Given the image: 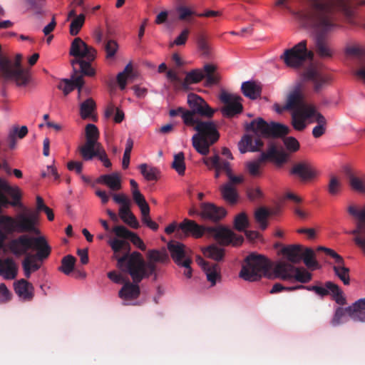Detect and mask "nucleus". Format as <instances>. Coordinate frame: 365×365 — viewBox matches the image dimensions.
Returning a JSON list of instances; mask_svg holds the SVG:
<instances>
[{
    "label": "nucleus",
    "instance_id": "54",
    "mask_svg": "<svg viewBox=\"0 0 365 365\" xmlns=\"http://www.w3.org/2000/svg\"><path fill=\"white\" fill-rule=\"evenodd\" d=\"M29 6V9L34 12L36 15L43 14V7L46 0H24Z\"/></svg>",
    "mask_w": 365,
    "mask_h": 365
},
{
    "label": "nucleus",
    "instance_id": "19",
    "mask_svg": "<svg viewBox=\"0 0 365 365\" xmlns=\"http://www.w3.org/2000/svg\"><path fill=\"white\" fill-rule=\"evenodd\" d=\"M227 214L225 208L217 207L210 202H203L200 205V217L203 219L217 222Z\"/></svg>",
    "mask_w": 365,
    "mask_h": 365
},
{
    "label": "nucleus",
    "instance_id": "63",
    "mask_svg": "<svg viewBox=\"0 0 365 365\" xmlns=\"http://www.w3.org/2000/svg\"><path fill=\"white\" fill-rule=\"evenodd\" d=\"M341 187V181L335 176H331L328 185V191L332 195H336Z\"/></svg>",
    "mask_w": 365,
    "mask_h": 365
},
{
    "label": "nucleus",
    "instance_id": "5",
    "mask_svg": "<svg viewBox=\"0 0 365 365\" xmlns=\"http://www.w3.org/2000/svg\"><path fill=\"white\" fill-rule=\"evenodd\" d=\"M204 234L213 237L221 245L232 244L235 246L241 245L243 237L238 235L231 230L222 227H205L198 225L193 220L185 219L178 225V235L184 237L192 235L195 238L201 237Z\"/></svg>",
    "mask_w": 365,
    "mask_h": 365
},
{
    "label": "nucleus",
    "instance_id": "61",
    "mask_svg": "<svg viewBox=\"0 0 365 365\" xmlns=\"http://www.w3.org/2000/svg\"><path fill=\"white\" fill-rule=\"evenodd\" d=\"M305 120L297 112L294 111L292 115V124L297 130H303L305 127Z\"/></svg>",
    "mask_w": 365,
    "mask_h": 365
},
{
    "label": "nucleus",
    "instance_id": "2",
    "mask_svg": "<svg viewBox=\"0 0 365 365\" xmlns=\"http://www.w3.org/2000/svg\"><path fill=\"white\" fill-rule=\"evenodd\" d=\"M270 268V262L264 256L251 254L245 258L240 277L250 282L257 281L264 276L269 279L279 278L284 281L294 279L303 284L308 283L312 279V274L304 268L295 267L284 261L277 262L272 273Z\"/></svg>",
    "mask_w": 365,
    "mask_h": 365
},
{
    "label": "nucleus",
    "instance_id": "37",
    "mask_svg": "<svg viewBox=\"0 0 365 365\" xmlns=\"http://www.w3.org/2000/svg\"><path fill=\"white\" fill-rule=\"evenodd\" d=\"M3 190L12 199L9 202L10 205L13 207L23 206L22 203L21 202V192L18 187H12L6 180H4V183L3 184Z\"/></svg>",
    "mask_w": 365,
    "mask_h": 365
},
{
    "label": "nucleus",
    "instance_id": "26",
    "mask_svg": "<svg viewBox=\"0 0 365 365\" xmlns=\"http://www.w3.org/2000/svg\"><path fill=\"white\" fill-rule=\"evenodd\" d=\"M102 149L101 143L90 140H86L85 144L78 148L80 154L84 160H90L96 157Z\"/></svg>",
    "mask_w": 365,
    "mask_h": 365
},
{
    "label": "nucleus",
    "instance_id": "16",
    "mask_svg": "<svg viewBox=\"0 0 365 365\" xmlns=\"http://www.w3.org/2000/svg\"><path fill=\"white\" fill-rule=\"evenodd\" d=\"M96 50L86 44L81 38H75L71 44L70 56L85 58L88 61H94L96 57Z\"/></svg>",
    "mask_w": 365,
    "mask_h": 365
},
{
    "label": "nucleus",
    "instance_id": "29",
    "mask_svg": "<svg viewBox=\"0 0 365 365\" xmlns=\"http://www.w3.org/2000/svg\"><path fill=\"white\" fill-rule=\"evenodd\" d=\"M304 247L300 245H292L284 247L282 253L292 264L299 263L303 257Z\"/></svg>",
    "mask_w": 365,
    "mask_h": 365
},
{
    "label": "nucleus",
    "instance_id": "50",
    "mask_svg": "<svg viewBox=\"0 0 365 365\" xmlns=\"http://www.w3.org/2000/svg\"><path fill=\"white\" fill-rule=\"evenodd\" d=\"M118 44L114 40H106L104 43V50L106 51V58L107 60H113L118 50Z\"/></svg>",
    "mask_w": 365,
    "mask_h": 365
},
{
    "label": "nucleus",
    "instance_id": "39",
    "mask_svg": "<svg viewBox=\"0 0 365 365\" xmlns=\"http://www.w3.org/2000/svg\"><path fill=\"white\" fill-rule=\"evenodd\" d=\"M138 169L141 175L148 181H157L160 175V171L155 167L149 166L145 163L140 164Z\"/></svg>",
    "mask_w": 365,
    "mask_h": 365
},
{
    "label": "nucleus",
    "instance_id": "7",
    "mask_svg": "<svg viewBox=\"0 0 365 365\" xmlns=\"http://www.w3.org/2000/svg\"><path fill=\"white\" fill-rule=\"evenodd\" d=\"M22 55H16L14 61L8 58H0V78L4 83L14 81L18 86H25L30 81V73L28 69L21 64Z\"/></svg>",
    "mask_w": 365,
    "mask_h": 365
},
{
    "label": "nucleus",
    "instance_id": "31",
    "mask_svg": "<svg viewBox=\"0 0 365 365\" xmlns=\"http://www.w3.org/2000/svg\"><path fill=\"white\" fill-rule=\"evenodd\" d=\"M28 134V128L22 125L19 128L18 125H14L9 130L6 138V142L10 149L14 150L16 148L17 138L22 139Z\"/></svg>",
    "mask_w": 365,
    "mask_h": 365
},
{
    "label": "nucleus",
    "instance_id": "12",
    "mask_svg": "<svg viewBox=\"0 0 365 365\" xmlns=\"http://www.w3.org/2000/svg\"><path fill=\"white\" fill-rule=\"evenodd\" d=\"M220 100L225 104L221 111L224 116L231 118L242 113L243 106L240 96L222 91L220 95Z\"/></svg>",
    "mask_w": 365,
    "mask_h": 365
},
{
    "label": "nucleus",
    "instance_id": "25",
    "mask_svg": "<svg viewBox=\"0 0 365 365\" xmlns=\"http://www.w3.org/2000/svg\"><path fill=\"white\" fill-rule=\"evenodd\" d=\"M269 124L263 118H258L251 121L245 126L247 131H251L255 135V138L265 137L267 138Z\"/></svg>",
    "mask_w": 365,
    "mask_h": 365
},
{
    "label": "nucleus",
    "instance_id": "45",
    "mask_svg": "<svg viewBox=\"0 0 365 365\" xmlns=\"http://www.w3.org/2000/svg\"><path fill=\"white\" fill-rule=\"evenodd\" d=\"M302 101V94L299 91H294L291 93L287 100L286 108L287 110H294L299 108V106Z\"/></svg>",
    "mask_w": 365,
    "mask_h": 365
},
{
    "label": "nucleus",
    "instance_id": "40",
    "mask_svg": "<svg viewBox=\"0 0 365 365\" xmlns=\"http://www.w3.org/2000/svg\"><path fill=\"white\" fill-rule=\"evenodd\" d=\"M16 219L10 216H0V229L4 230L6 234H11L14 231H17Z\"/></svg>",
    "mask_w": 365,
    "mask_h": 365
},
{
    "label": "nucleus",
    "instance_id": "62",
    "mask_svg": "<svg viewBox=\"0 0 365 365\" xmlns=\"http://www.w3.org/2000/svg\"><path fill=\"white\" fill-rule=\"evenodd\" d=\"M112 231L118 237L123 238L124 240H129V238L133 234V232L130 231L128 229H127L123 225L115 226L113 228Z\"/></svg>",
    "mask_w": 365,
    "mask_h": 365
},
{
    "label": "nucleus",
    "instance_id": "49",
    "mask_svg": "<svg viewBox=\"0 0 365 365\" xmlns=\"http://www.w3.org/2000/svg\"><path fill=\"white\" fill-rule=\"evenodd\" d=\"M172 168L180 175H183L185 171V155L180 152L174 155Z\"/></svg>",
    "mask_w": 365,
    "mask_h": 365
},
{
    "label": "nucleus",
    "instance_id": "51",
    "mask_svg": "<svg viewBox=\"0 0 365 365\" xmlns=\"http://www.w3.org/2000/svg\"><path fill=\"white\" fill-rule=\"evenodd\" d=\"M84 22L85 15L83 14H81L74 18L70 24V34L73 36L78 35L83 27Z\"/></svg>",
    "mask_w": 365,
    "mask_h": 365
},
{
    "label": "nucleus",
    "instance_id": "11",
    "mask_svg": "<svg viewBox=\"0 0 365 365\" xmlns=\"http://www.w3.org/2000/svg\"><path fill=\"white\" fill-rule=\"evenodd\" d=\"M216 70L217 67L215 65L207 63L204 66L203 71L194 69L188 72L186 74V82L197 83L205 78V86L215 85L220 81V75L215 72Z\"/></svg>",
    "mask_w": 365,
    "mask_h": 365
},
{
    "label": "nucleus",
    "instance_id": "38",
    "mask_svg": "<svg viewBox=\"0 0 365 365\" xmlns=\"http://www.w3.org/2000/svg\"><path fill=\"white\" fill-rule=\"evenodd\" d=\"M222 198L228 203L234 205L237 202L238 194L235 186L231 183H225L220 188Z\"/></svg>",
    "mask_w": 365,
    "mask_h": 365
},
{
    "label": "nucleus",
    "instance_id": "52",
    "mask_svg": "<svg viewBox=\"0 0 365 365\" xmlns=\"http://www.w3.org/2000/svg\"><path fill=\"white\" fill-rule=\"evenodd\" d=\"M315 122H317L318 125L313 128L312 135L314 138H317L325 133L327 120L323 115L319 114L317 118L315 119Z\"/></svg>",
    "mask_w": 365,
    "mask_h": 365
},
{
    "label": "nucleus",
    "instance_id": "41",
    "mask_svg": "<svg viewBox=\"0 0 365 365\" xmlns=\"http://www.w3.org/2000/svg\"><path fill=\"white\" fill-rule=\"evenodd\" d=\"M289 133V128L279 123L272 122L269 124L268 137H282Z\"/></svg>",
    "mask_w": 365,
    "mask_h": 365
},
{
    "label": "nucleus",
    "instance_id": "43",
    "mask_svg": "<svg viewBox=\"0 0 365 365\" xmlns=\"http://www.w3.org/2000/svg\"><path fill=\"white\" fill-rule=\"evenodd\" d=\"M205 256L211 258L215 261H220L224 257V250L218 247L215 245H212L202 250Z\"/></svg>",
    "mask_w": 365,
    "mask_h": 365
},
{
    "label": "nucleus",
    "instance_id": "14",
    "mask_svg": "<svg viewBox=\"0 0 365 365\" xmlns=\"http://www.w3.org/2000/svg\"><path fill=\"white\" fill-rule=\"evenodd\" d=\"M289 173L298 178L302 182L312 181L318 175L317 170L309 160L295 163L290 169Z\"/></svg>",
    "mask_w": 365,
    "mask_h": 365
},
{
    "label": "nucleus",
    "instance_id": "36",
    "mask_svg": "<svg viewBox=\"0 0 365 365\" xmlns=\"http://www.w3.org/2000/svg\"><path fill=\"white\" fill-rule=\"evenodd\" d=\"M339 259L335 258L336 265L333 267L335 274L343 282L345 285L350 283L349 278V269L344 266V260L343 257L339 255Z\"/></svg>",
    "mask_w": 365,
    "mask_h": 365
},
{
    "label": "nucleus",
    "instance_id": "47",
    "mask_svg": "<svg viewBox=\"0 0 365 365\" xmlns=\"http://www.w3.org/2000/svg\"><path fill=\"white\" fill-rule=\"evenodd\" d=\"M76 259L71 255H66L61 259V266L58 268V270L63 274L68 275L74 269Z\"/></svg>",
    "mask_w": 365,
    "mask_h": 365
},
{
    "label": "nucleus",
    "instance_id": "6",
    "mask_svg": "<svg viewBox=\"0 0 365 365\" xmlns=\"http://www.w3.org/2000/svg\"><path fill=\"white\" fill-rule=\"evenodd\" d=\"M194 125L197 133L192 138V146L198 153L207 155L210 153V146L218 140L219 132L211 121L198 120Z\"/></svg>",
    "mask_w": 365,
    "mask_h": 365
},
{
    "label": "nucleus",
    "instance_id": "17",
    "mask_svg": "<svg viewBox=\"0 0 365 365\" xmlns=\"http://www.w3.org/2000/svg\"><path fill=\"white\" fill-rule=\"evenodd\" d=\"M39 215L37 212L21 213L16 217L17 231L19 232H38L36 225L38 222Z\"/></svg>",
    "mask_w": 365,
    "mask_h": 365
},
{
    "label": "nucleus",
    "instance_id": "15",
    "mask_svg": "<svg viewBox=\"0 0 365 365\" xmlns=\"http://www.w3.org/2000/svg\"><path fill=\"white\" fill-rule=\"evenodd\" d=\"M307 290L313 291L322 297L330 294L337 304L341 305L346 304V299L343 295V292L336 284L331 281L326 282L324 287L309 286V287H307Z\"/></svg>",
    "mask_w": 365,
    "mask_h": 365
},
{
    "label": "nucleus",
    "instance_id": "60",
    "mask_svg": "<svg viewBox=\"0 0 365 365\" xmlns=\"http://www.w3.org/2000/svg\"><path fill=\"white\" fill-rule=\"evenodd\" d=\"M133 141L131 138H128L126 141V146L124 151L122 167L123 169H127L130 164V153L133 149Z\"/></svg>",
    "mask_w": 365,
    "mask_h": 365
},
{
    "label": "nucleus",
    "instance_id": "1",
    "mask_svg": "<svg viewBox=\"0 0 365 365\" xmlns=\"http://www.w3.org/2000/svg\"><path fill=\"white\" fill-rule=\"evenodd\" d=\"M307 8L297 12V16L304 26L314 29L319 33L315 41L318 55L322 58H331L332 51L323 34L335 26L334 12H342L346 17L351 18L355 8L365 5V0H307Z\"/></svg>",
    "mask_w": 365,
    "mask_h": 365
},
{
    "label": "nucleus",
    "instance_id": "42",
    "mask_svg": "<svg viewBox=\"0 0 365 365\" xmlns=\"http://www.w3.org/2000/svg\"><path fill=\"white\" fill-rule=\"evenodd\" d=\"M133 73V66L130 63L127 64L123 71L120 72L117 76L116 80L120 90H124L126 87L127 81L131 78Z\"/></svg>",
    "mask_w": 365,
    "mask_h": 365
},
{
    "label": "nucleus",
    "instance_id": "27",
    "mask_svg": "<svg viewBox=\"0 0 365 365\" xmlns=\"http://www.w3.org/2000/svg\"><path fill=\"white\" fill-rule=\"evenodd\" d=\"M14 290L19 297L25 301H31L34 295V286L24 279H19L14 283Z\"/></svg>",
    "mask_w": 365,
    "mask_h": 365
},
{
    "label": "nucleus",
    "instance_id": "48",
    "mask_svg": "<svg viewBox=\"0 0 365 365\" xmlns=\"http://www.w3.org/2000/svg\"><path fill=\"white\" fill-rule=\"evenodd\" d=\"M305 120L313 118L311 122L315 121L320 113L317 112L314 107L302 106L296 110Z\"/></svg>",
    "mask_w": 365,
    "mask_h": 365
},
{
    "label": "nucleus",
    "instance_id": "3",
    "mask_svg": "<svg viewBox=\"0 0 365 365\" xmlns=\"http://www.w3.org/2000/svg\"><path fill=\"white\" fill-rule=\"evenodd\" d=\"M108 244L113 251V258L117 260V267L128 272L133 282H140L155 272V266L152 262H145L140 252L130 253L131 247L128 241L113 238Z\"/></svg>",
    "mask_w": 365,
    "mask_h": 365
},
{
    "label": "nucleus",
    "instance_id": "20",
    "mask_svg": "<svg viewBox=\"0 0 365 365\" xmlns=\"http://www.w3.org/2000/svg\"><path fill=\"white\" fill-rule=\"evenodd\" d=\"M84 80L82 76L71 74V79L63 78L60 81L57 88L61 90L65 96L69 94L75 88L78 89L80 94L84 85Z\"/></svg>",
    "mask_w": 365,
    "mask_h": 365
},
{
    "label": "nucleus",
    "instance_id": "4",
    "mask_svg": "<svg viewBox=\"0 0 365 365\" xmlns=\"http://www.w3.org/2000/svg\"><path fill=\"white\" fill-rule=\"evenodd\" d=\"M8 247L15 256L26 255L29 259V267L33 272L38 270L41 264L36 260L43 261L48 258L51 253V247L43 237H29L22 235L11 240Z\"/></svg>",
    "mask_w": 365,
    "mask_h": 365
},
{
    "label": "nucleus",
    "instance_id": "21",
    "mask_svg": "<svg viewBox=\"0 0 365 365\" xmlns=\"http://www.w3.org/2000/svg\"><path fill=\"white\" fill-rule=\"evenodd\" d=\"M263 145L261 138H255L253 135L245 134L238 143V149L241 153L256 152L259 151Z\"/></svg>",
    "mask_w": 365,
    "mask_h": 365
},
{
    "label": "nucleus",
    "instance_id": "53",
    "mask_svg": "<svg viewBox=\"0 0 365 365\" xmlns=\"http://www.w3.org/2000/svg\"><path fill=\"white\" fill-rule=\"evenodd\" d=\"M302 259L308 268L318 267V262L314 259V252L311 248H306L303 252Z\"/></svg>",
    "mask_w": 365,
    "mask_h": 365
},
{
    "label": "nucleus",
    "instance_id": "8",
    "mask_svg": "<svg viewBox=\"0 0 365 365\" xmlns=\"http://www.w3.org/2000/svg\"><path fill=\"white\" fill-rule=\"evenodd\" d=\"M288 158L289 155L287 153L279 150L274 145H271L257 160L247 163L246 168L251 176L259 177L261 175L260 166L265 161H273L278 167H281L287 162Z\"/></svg>",
    "mask_w": 365,
    "mask_h": 365
},
{
    "label": "nucleus",
    "instance_id": "35",
    "mask_svg": "<svg viewBox=\"0 0 365 365\" xmlns=\"http://www.w3.org/2000/svg\"><path fill=\"white\" fill-rule=\"evenodd\" d=\"M241 90L245 96L255 100L260 96L262 87L255 81H248L242 83Z\"/></svg>",
    "mask_w": 365,
    "mask_h": 365
},
{
    "label": "nucleus",
    "instance_id": "9",
    "mask_svg": "<svg viewBox=\"0 0 365 365\" xmlns=\"http://www.w3.org/2000/svg\"><path fill=\"white\" fill-rule=\"evenodd\" d=\"M187 104L190 110H186V113H183V122L187 126H194L200 120L197 115L211 118L214 114V110L202 98L195 93H190L187 95Z\"/></svg>",
    "mask_w": 365,
    "mask_h": 365
},
{
    "label": "nucleus",
    "instance_id": "33",
    "mask_svg": "<svg viewBox=\"0 0 365 365\" xmlns=\"http://www.w3.org/2000/svg\"><path fill=\"white\" fill-rule=\"evenodd\" d=\"M138 283L126 282L118 292V296L124 299H137L140 293Z\"/></svg>",
    "mask_w": 365,
    "mask_h": 365
},
{
    "label": "nucleus",
    "instance_id": "56",
    "mask_svg": "<svg viewBox=\"0 0 365 365\" xmlns=\"http://www.w3.org/2000/svg\"><path fill=\"white\" fill-rule=\"evenodd\" d=\"M249 225L248 217L245 212H240L237 215L234 220V227L240 232L245 231Z\"/></svg>",
    "mask_w": 365,
    "mask_h": 365
},
{
    "label": "nucleus",
    "instance_id": "22",
    "mask_svg": "<svg viewBox=\"0 0 365 365\" xmlns=\"http://www.w3.org/2000/svg\"><path fill=\"white\" fill-rule=\"evenodd\" d=\"M71 61L73 67V73L76 76H93L96 73L95 69L91 66L93 61H88L85 58L74 57Z\"/></svg>",
    "mask_w": 365,
    "mask_h": 365
},
{
    "label": "nucleus",
    "instance_id": "46",
    "mask_svg": "<svg viewBox=\"0 0 365 365\" xmlns=\"http://www.w3.org/2000/svg\"><path fill=\"white\" fill-rule=\"evenodd\" d=\"M96 107L95 101L92 98H88L80 105V114L83 119L91 116Z\"/></svg>",
    "mask_w": 365,
    "mask_h": 365
},
{
    "label": "nucleus",
    "instance_id": "44",
    "mask_svg": "<svg viewBox=\"0 0 365 365\" xmlns=\"http://www.w3.org/2000/svg\"><path fill=\"white\" fill-rule=\"evenodd\" d=\"M269 212L265 207H259L255 212V221L259 225V227L264 230L267 227V219L269 217Z\"/></svg>",
    "mask_w": 365,
    "mask_h": 365
},
{
    "label": "nucleus",
    "instance_id": "58",
    "mask_svg": "<svg viewBox=\"0 0 365 365\" xmlns=\"http://www.w3.org/2000/svg\"><path fill=\"white\" fill-rule=\"evenodd\" d=\"M349 184L354 190L365 192V185L359 178L354 175L350 171L347 172Z\"/></svg>",
    "mask_w": 365,
    "mask_h": 365
},
{
    "label": "nucleus",
    "instance_id": "13",
    "mask_svg": "<svg viewBox=\"0 0 365 365\" xmlns=\"http://www.w3.org/2000/svg\"><path fill=\"white\" fill-rule=\"evenodd\" d=\"M347 211L349 215L358 220L356 228L349 233L356 235L355 243L359 247L365 249V206L362 210H359L356 206L350 205Z\"/></svg>",
    "mask_w": 365,
    "mask_h": 365
},
{
    "label": "nucleus",
    "instance_id": "55",
    "mask_svg": "<svg viewBox=\"0 0 365 365\" xmlns=\"http://www.w3.org/2000/svg\"><path fill=\"white\" fill-rule=\"evenodd\" d=\"M212 160V167L215 169L220 170L221 171L225 172L226 175L232 170L230 163L220 158L218 155H215L214 158Z\"/></svg>",
    "mask_w": 365,
    "mask_h": 365
},
{
    "label": "nucleus",
    "instance_id": "57",
    "mask_svg": "<svg viewBox=\"0 0 365 365\" xmlns=\"http://www.w3.org/2000/svg\"><path fill=\"white\" fill-rule=\"evenodd\" d=\"M149 259L148 262H152L155 267V262H166L168 260V256L165 253L160 252L158 250H150L148 253Z\"/></svg>",
    "mask_w": 365,
    "mask_h": 365
},
{
    "label": "nucleus",
    "instance_id": "59",
    "mask_svg": "<svg viewBox=\"0 0 365 365\" xmlns=\"http://www.w3.org/2000/svg\"><path fill=\"white\" fill-rule=\"evenodd\" d=\"M86 140H91L95 143H98L99 131L98 128L93 124H88L86 126Z\"/></svg>",
    "mask_w": 365,
    "mask_h": 365
},
{
    "label": "nucleus",
    "instance_id": "23",
    "mask_svg": "<svg viewBox=\"0 0 365 365\" xmlns=\"http://www.w3.org/2000/svg\"><path fill=\"white\" fill-rule=\"evenodd\" d=\"M303 79L304 81H311L313 83L315 92H319L328 81V78L314 68L307 69L303 73Z\"/></svg>",
    "mask_w": 365,
    "mask_h": 365
},
{
    "label": "nucleus",
    "instance_id": "34",
    "mask_svg": "<svg viewBox=\"0 0 365 365\" xmlns=\"http://www.w3.org/2000/svg\"><path fill=\"white\" fill-rule=\"evenodd\" d=\"M97 182L107 185L113 191H118L122 187L120 176L118 173L102 175L97 179Z\"/></svg>",
    "mask_w": 365,
    "mask_h": 365
},
{
    "label": "nucleus",
    "instance_id": "64",
    "mask_svg": "<svg viewBox=\"0 0 365 365\" xmlns=\"http://www.w3.org/2000/svg\"><path fill=\"white\" fill-rule=\"evenodd\" d=\"M347 314V307L345 309L342 307H338L334 313V317L331 320L333 326H337L342 322V318Z\"/></svg>",
    "mask_w": 365,
    "mask_h": 365
},
{
    "label": "nucleus",
    "instance_id": "18",
    "mask_svg": "<svg viewBox=\"0 0 365 365\" xmlns=\"http://www.w3.org/2000/svg\"><path fill=\"white\" fill-rule=\"evenodd\" d=\"M196 261L205 272L207 280L211 284V286H215L217 282L221 279L219 265L216 263L207 262L201 257H197Z\"/></svg>",
    "mask_w": 365,
    "mask_h": 365
},
{
    "label": "nucleus",
    "instance_id": "24",
    "mask_svg": "<svg viewBox=\"0 0 365 365\" xmlns=\"http://www.w3.org/2000/svg\"><path fill=\"white\" fill-rule=\"evenodd\" d=\"M168 249L172 259L178 265L182 263L186 258H190L188 255V250L185 245L181 242L172 240L168 242Z\"/></svg>",
    "mask_w": 365,
    "mask_h": 365
},
{
    "label": "nucleus",
    "instance_id": "10",
    "mask_svg": "<svg viewBox=\"0 0 365 365\" xmlns=\"http://www.w3.org/2000/svg\"><path fill=\"white\" fill-rule=\"evenodd\" d=\"M307 41L303 40L291 48L286 49L280 58L290 68H297L304 65L307 60L312 61L314 53L307 48Z\"/></svg>",
    "mask_w": 365,
    "mask_h": 365
},
{
    "label": "nucleus",
    "instance_id": "32",
    "mask_svg": "<svg viewBox=\"0 0 365 365\" xmlns=\"http://www.w3.org/2000/svg\"><path fill=\"white\" fill-rule=\"evenodd\" d=\"M0 275L6 279H13L17 275V267L13 259H0Z\"/></svg>",
    "mask_w": 365,
    "mask_h": 365
},
{
    "label": "nucleus",
    "instance_id": "28",
    "mask_svg": "<svg viewBox=\"0 0 365 365\" xmlns=\"http://www.w3.org/2000/svg\"><path fill=\"white\" fill-rule=\"evenodd\" d=\"M347 314L354 322H365V298L347 307Z\"/></svg>",
    "mask_w": 365,
    "mask_h": 365
},
{
    "label": "nucleus",
    "instance_id": "30",
    "mask_svg": "<svg viewBox=\"0 0 365 365\" xmlns=\"http://www.w3.org/2000/svg\"><path fill=\"white\" fill-rule=\"evenodd\" d=\"M114 202L117 204L120 205L119 208V216L122 220H125L130 213L131 200L125 194H111Z\"/></svg>",
    "mask_w": 365,
    "mask_h": 365
}]
</instances>
